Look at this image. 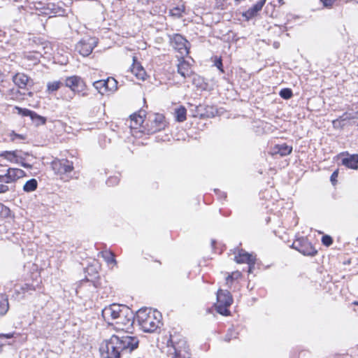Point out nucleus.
<instances>
[{"mask_svg": "<svg viewBox=\"0 0 358 358\" xmlns=\"http://www.w3.org/2000/svg\"><path fill=\"white\" fill-rule=\"evenodd\" d=\"M21 165H22V166H23L24 168H28V169H31L32 167L31 165L24 163V162H21Z\"/></svg>", "mask_w": 358, "mask_h": 358, "instance_id": "obj_42", "label": "nucleus"}, {"mask_svg": "<svg viewBox=\"0 0 358 358\" xmlns=\"http://www.w3.org/2000/svg\"><path fill=\"white\" fill-rule=\"evenodd\" d=\"M336 0H320L324 6L329 8L331 7Z\"/></svg>", "mask_w": 358, "mask_h": 358, "instance_id": "obj_37", "label": "nucleus"}, {"mask_svg": "<svg viewBox=\"0 0 358 358\" xmlns=\"http://www.w3.org/2000/svg\"><path fill=\"white\" fill-rule=\"evenodd\" d=\"M125 306L113 303L102 310V317L108 324H113Z\"/></svg>", "mask_w": 358, "mask_h": 358, "instance_id": "obj_6", "label": "nucleus"}, {"mask_svg": "<svg viewBox=\"0 0 358 358\" xmlns=\"http://www.w3.org/2000/svg\"><path fill=\"white\" fill-rule=\"evenodd\" d=\"M189 64L185 60H182L178 64V72L183 78H186L189 76Z\"/></svg>", "mask_w": 358, "mask_h": 358, "instance_id": "obj_24", "label": "nucleus"}, {"mask_svg": "<svg viewBox=\"0 0 358 358\" xmlns=\"http://www.w3.org/2000/svg\"><path fill=\"white\" fill-rule=\"evenodd\" d=\"M279 94L280 96L285 99H289L293 95L292 91L289 88H284L281 90Z\"/></svg>", "mask_w": 358, "mask_h": 358, "instance_id": "obj_32", "label": "nucleus"}, {"mask_svg": "<svg viewBox=\"0 0 358 358\" xmlns=\"http://www.w3.org/2000/svg\"><path fill=\"white\" fill-rule=\"evenodd\" d=\"M255 257L252 254L245 252L244 250H239L238 255L235 256V260L237 263H247L248 264H255Z\"/></svg>", "mask_w": 358, "mask_h": 358, "instance_id": "obj_16", "label": "nucleus"}, {"mask_svg": "<svg viewBox=\"0 0 358 358\" xmlns=\"http://www.w3.org/2000/svg\"><path fill=\"white\" fill-rule=\"evenodd\" d=\"M161 313L150 308H143L136 312V319L144 332L152 333L159 327Z\"/></svg>", "mask_w": 358, "mask_h": 358, "instance_id": "obj_2", "label": "nucleus"}, {"mask_svg": "<svg viewBox=\"0 0 358 358\" xmlns=\"http://www.w3.org/2000/svg\"><path fill=\"white\" fill-rule=\"evenodd\" d=\"M133 64L131 69L132 73L139 80H145L146 73L143 66L137 62L135 57H133Z\"/></svg>", "mask_w": 358, "mask_h": 358, "instance_id": "obj_18", "label": "nucleus"}, {"mask_svg": "<svg viewBox=\"0 0 358 358\" xmlns=\"http://www.w3.org/2000/svg\"><path fill=\"white\" fill-rule=\"evenodd\" d=\"M52 167L55 173L65 174L73 171V162L66 159H55L52 162Z\"/></svg>", "mask_w": 358, "mask_h": 358, "instance_id": "obj_11", "label": "nucleus"}, {"mask_svg": "<svg viewBox=\"0 0 358 358\" xmlns=\"http://www.w3.org/2000/svg\"><path fill=\"white\" fill-rule=\"evenodd\" d=\"M145 117V111L139 110L138 113H134L130 116L131 118V127L137 128L138 126H141L144 122Z\"/></svg>", "mask_w": 358, "mask_h": 358, "instance_id": "obj_20", "label": "nucleus"}, {"mask_svg": "<svg viewBox=\"0 0 358 358\" xmlns=\"http://www.w3.org/2000/svg\"><path fill=\"white\" fill-rule=\"evenodd\" d=\"M248 272L251 273L252 269L255 267V264H248Z\"/></svg>", "mask_w": 358, "mask_h": 358, "instance_id": "obj_43", "label": "nucleus"}, {"mask_svg": "<svg viewBox=\"0 0 358 358\" xmlns=\"http://www.w3.org/2000/svg\"><path fill=\"white\" fill-rule=\"evenodd\" d=\"M168 342L173 349V358H190L189 346L182 336L177 334H171Z\"/></svg>", "mask_w": 358, "mask_h": 358, "instance_id": "obj_4", "label": "nucleus"}, {"mask_svg": "<svg viewBox=\"0 0 358 358\" xmlns=\"http://www.w3.org/2000/svg\"><path fill=\"white\" fill-rule=\"evenodd\" d=\"M13 81L19 88L24 89L29 82V78L23 73H17L13 76Z\"/></svg>", "mask_w": 358, "mask_h": 358, "instance_id": "obj_17", "label": "nucleus"}, {"mask_svg": "<svg viewBox=\"0 0 358 358\" xmlns=\"http://www.w3.org/2000/svg\"><path fill=\"white\" fill-rule=\"evenodd\" d=\"M101 257L106 262L107 264H116L117 261L115 259V255L113 252L105 250L100 252Z\"/></svg>", "mask_w": 358, "mask_h": 358, "instance_id": "obj_26", "label": "nucleus"}, {"mask_svg": "<svg viewBox=\"0 0 358 358\" xmlns=\"http://www.w3.org/2000/svg\"><path fill=\"white\" fill-rule=\"evenodd\" d=\"M10 190L8 184L4 183V182H0V194L6 193Z\"/></svg>", "mask_w": 358, "mask_h": 358, "instance_id": "obj_36", "label": "nucleus"}, {"mask_svg": "<svg viewBox=\"0 0 358 358\" xmlns=\"http://www.w3.org/2000/svg\"><path fill=\"white\" fill-rule=\"evenodd\" d=\"M117 182H118V180H117V178L116 177H111V178H110L107 180L106 183H107L108 185H113V184H115V183H117Z\"/></svg>", "mask_w": 358, "mask_h": 358, "instance_id": "obj_38", "label": "nucleus"}, {"mask_svg": "<svg viewBox=\"0 0 358 358\" xmlns=\"http://www.w3.org/2000/svg\"><path fill=\"white\" fill-rule=\"evenodd\" d=\"M38 186V182L36 179L31 178L27 180L23 186V190L26 192H31L34 191Z\"/></svg>", "mask_w": 358, "mask_h": 358, "instance_id": "obj_28", "label": "nucleus"}, {"mask_svg": "<svg viewBox=\"0 0 358 358\" xmlns=\"http://www.w3.org/2000/svg\"><path fill=\"white\" fill-rule=\"evenodd\" d=\"M120 316L115 321V329L117 331H122L127 334L132 333L136 316L133 311L127 306L122 308Z\"/></svg>", "mask_w": 358, "mask_h": 358, "instance_id": "obj_3", "label": "nucleus"}, {"mask_svg": "<svg viewBox=\"0 0 358 358\" xmlns=\"http://www.w3.org/2000/svg\"><path fill=\"white\" fill-rule=\"evenodd\" d=\"M14 135H15L16 137H17V138H20L24 139V137H23L22 136H21V135L15 134Z\"/></svg>", "mask_w": 358, "mask_h": 358, "instance_id": "obj_46", "label": "nucleus"}, {"mask_svg": "<svg viewBox=\"0 0 358 358\" xmlns=\"http://www.w3.org/2000/svg\"><path fill=\"white\" fill-rule=\"evenodd\" d=\"M354 304H355V305H358V301H355V302H354Z\"/></svg>", "mask_w": 358, "mask_h": 358, "instance_id": "obj_49", "label": "nucleus"}, {"mask_svg": "<svg viewBox=\"0 0 358 358\" xmlns=\"http://www.w3.org/2000/svg\"><path fill=\"white\" fill-rule=\"evenodd\" d=\"M15 110H17L18 114L22 115V116H29L32 120L36 122L37 124H44L46 122V119L45 117L38 115L35 112L29 109L15 106Z\"/></svg>", "mask_w": 358, "mask_h": 358, "instance_id": "obj_14", "label": "nucleus"}, {"mask_svg": "<svg viewBox=\"0 0 358 358\" xmlns=\"http://www.w3.org/2000/svg\"><path fill=\"white\" fill-rule=\"evenodd\" d=\"M10 210L8 208L5 206L3 204L0 203V215L2 216H6L8 215Z\"/></svg>", "mask_w": 358, "mask_h": 358, "instance_id": "obj_35", "label": "nucleus"}, {"mask_svg": "<svg viewBox=\"0 0 358 358\" xmlns=\"http://www.w3.org/2000/svg\"><path fill=\"white\" fill-rule=\"evenodd\" d=\"M18 151H3L0 152V156L4 157L6 159L10 162L18 163V158L22 159V157L17 154Z\"/></svg>", "mask_w": 358, "mask_h": 358, "instance_id": "obj_21", "label": "nucleus"}, {"mask_svg": "<svg viewBox=\"0 0 358 358\" xmlns=\"http://www.w3.org/2000/svg\"><path fill=\"white\" fill-rule=\"evenodd\" d=\"M65 86L70 88L75 93H81L82 96H85L84 91L86 89V85L84 80L78 76H72L65 79Z\"/></svg>", "mask_w": 358, "mask_h": 358, "instance_id": "obj_7", "label": "nucleus"}, {"mask_svg": "<svg viewBox=\"0 0 358 358\" xmlns=\"http://www.w3.org/2000/svg\"><path fill=\"white\" fill-rule=\"evenodd\" d=\"M278 3H280V4H284V1L283 0H278Z\"/></svg>", "mask_w": 358, "mask_h": 358, "instance_id": "obj_47", "label": "nucleus"}, {"mask_svg": "<svg viewBox=\"0 0 358 358\" xmlns=\"http://www.w3.org/2000/svg\"><path fill=\"white\" fill-rule=\"evenodd\" d=\"M237 333L235 332L233 329H229V332L224 337V340L227 342H229L232 338H236Z\"/></svg>", "mask_w": 358, "mask_h": 358, "instance_id": "obj_34", "label": "nucleus"}, {"mask_svg": "<svg viewBox=\"0 0 358 358\" xmlns=\"http://www.w3.org/2000/svg\"><path fill=\"white\" fill-rule=\"evenodd\" d=\"M25 172L20 169L9 168L4 175H0V182L10 184L25 176Z\"/></svg>", "mask_w": 358, "mask_h": 358, "instance_id": "obj_9", "label": "nucleus"}, {"mask_svg": "<svg viewBox=\"0 0 358 358\" xmlns=\"http://www.w3.org/2000/svg\"><path fill=\"white\" fill-rule=\"evenodd\" d=\"M292 248L304 255L314 256L317 251L306 240H298L292 244Z\"/></svg>", "mask_w": 358, "mask_h": 358, "instance_id": "obj_10", "label": "nucleus"}, {"mask_svg": "<svg viewBox=\"0 0 358 358\" xmlns=\"http://www.w3.org/2000/svg\"><path fill=\"white\" fill-rule=\"evenodd\" d=\"M357 125H358V124H357Z\"/></svg>", "mask_w": 358, "mask_h": 358, "instance_id": "obj_50", "label": "nucleus"}, {"mask_svg": "<svg viewBox=\"0 0 358 358\" xmlns=\"http://www.w3.org/2000/svg\"><path fill=\"white\" fill-rule=\"evenodd\" d=\"M93 86L101 94H104L108 92L107 79L95 81L93 83Z\"/></svg>", "mask_w": 358, "mask_h": 358, "instance_id": "obj_25", "label": "nucleus"}, {"mask_svg": "<svg viewBox=\"0 0 358 358\" xmlns=\"http://www.w3.org/2000/svg\"><path fill=\"white\" fill-rule=\"evenodd\" d=\"M229 280H233V276L231 275H229L227 278H226V280L228 282Z\"/></svg>", "mask_w": 358, "mask_h": 358, "instance_id": "obj_45", "label": "nucleus"}, {"mask_svg": "<svg viewBox=\"0 0 358 358\" xmlns=\"http://www.w3.org/2000/svg\"><path fill=\"white\" fill-rule=\"evenodd\" d=\"M63 85L62 82L61 81H53L49 82L47 83V92L48 93H52L58 90Z\"/></svg>", "mask_w": 358, "mask_h": 358, "instance_id": "obj_30", "label": "nucleus"}, {"mask_svg": "<svg viewBox=\"0 0 358 358\" xmlns=\"http://www.w3.org/2000/svg\"><path fill=\"white\" fill-rule=\"evenodd\" d=\"M9 309L8 296L3 294H0V316L6 314Z\"/></svg>", "mask_w": 358, "mask_h": 358, "instance_id": "obj_22", "label": "nucleus"}, {"mask_svg": "<svg viewBox=\"0 0 358 358\" xmlns=\"http://www.w3.org/2000/svg\"><path fill=\"white\" fill-rule=\"evenodd\" d=\"M173 46L182 54H188L187 41L180 34H176L172 41Z\"/></svg>", "mask_w": 358, "mask_h": 358, "instance_id": "obj_15", "label": "nucleus"}, {"mask_svg": "<svg viewBox=\"0 0 358 358\" xmlns=\"http://www.w3.org/2000/svg\"><path fill=\"white\" fill-rule=\"evenodd\" d=\"M232 302V296L228 290L219 289L217 291V303L215 304L217 313L222 315H228L229 314L228 307L231 306Z\"/></svg>", "mask_w": 358, "mask_h": 358, "instance_id": "obj_5", "label": "nucleus"}, {"mask_svg": "<svg viewBox=\"0 0 358 358\" xmlns=\"http://www.w3.org/2000/svg\"><path fill=\"white\" fill-rule=\"evenodd\" d=\"M117 82L113 78H108L107 79V85H108V92H115L117 87Z\"/></svg>", "mask_w": 358, "mask_h": 358, "instance_id": "obj_31", "label": "nucleus"}, {"mask_svg": "<svg viewBox=\"0 0 358 358\" xmlns=\"http://www.w3.org/2000/svg\"><path fill=\"white\" fill-rule=\"evenodd\" d=\"M185 12V6L181 5L178 6H176L169 10V14L175 17H180L182 15V13Z\"/></svg>", "mask_w": 358, "mask_h": 358, "instance_id": "obj_29", "label": "nucleus"}, {"mask_svg": "<svg viewBox=\"0 0 358 358\" xmlns=\"http://www.w3.org/2000/svg\"><path fill=\"white\" fill-rule=\"evenodd\" d=\"M342 157L341 163L345 166L352 169H358V155L353 154L350 155L348 152L341 153Z\"/></svg>", "mask_w": 358, "mask_h": 358, "instance_id": "obj_13", "label": "nucleus"}, {"mask_svg": "<svg viewBox=\"0 0 358 358\" xmlns=\"http://www.w3.org/2000/svg\"><path fill=\"white\" fill-rule=\"evenodd\" d=\"M187 110L184 106H180L175 110L176 119L178 122H182L186 120Z\"/></svg>", "mask_w": 358, "mask_h": 358, "instance_id": "obj_27", "label": "nucleus"}, {"mask_svg": "<svg viewBox=\"0 0 358 358\" xmlns=\"http://www.w3.org/2000/svg\"><path fill=\"white\" fill-rule=\"evenodd\" d=\"M96 44L97 41L94 38H83L77 43L76 50L83 57H87L92 53Z\"/></svg>", "mask_w": 358, "mask_h": 358, "instance_id": "obj_8", "label": "nucleus"}, {"mask_svg": "<svg viewBox=\"0 0 358 358\" xmlns=\"http://www.w3.org/2000/svg\"><path fill=\"white\" fill-rule=\"evenodd\" d=\"M275 153L280 154V156H286L289 155L292 151V147L289 146L285 143L281 145H277L275 147Z\"/></svg>", "mask_w": 358, "mask_h": 358, "instance_id": "obj_23", "label": "nucleus"}, {"mask_svg": "<svg viewBox=\"0 0 358 358\" xmlns=\"http://www.w3.org/2000/svg\"><path fill=\"white\" fill-rule=\"evenodd\" d=\"M137 337L127 334L125 336L113 335L106 341L100 348L102 358H120L122 354L130 353L138 346Z\"/></svg>", "mask_w": 358, "mask_h": 358, "instance_id": "obj_1", "label": "nucleus"}, {"mask_svg": "<svg viewBox=\"0 0 358 358\" xmlns=\"http://www.w3.org/2000/svg\"><path fill=\"white\" fill-rule=\"evenodd\" d=\"M266 3V0H261L257 2L254 6L250 8L244 13V16L248 19H251L256 16L257 13L262 9Z\"/></svg>", "mask_w": 358, "mask_h": 358, "instance_id": "obj_19", "label": "nucleus"}, {"mask_svg": "<svg viewBox=\"0 0 358 358\" xmlns=\"http://www.w3.org/2000/svg\"><path fill=\"white\" fill-rule=\"evenodd\" d=\"M164 119V117L162 115H155L154 119L150 122V125L148 124L147 133L148 134H154L164 129L165 127Z\"/></svg>", "mask_w": 358, "mask_h": 358, "instance_id": "obj_12", "label": "nucleus"}, {"mask_svg": "<svg viewBox=\"0 0 358 358\" xmlns=\"http://www.w3.org/2000/svg\"><path fill=\"white\" fill-rule=\"evenodd\" d=\"M2 336L6 337L7 338H10L13 336V334H3Z\"/></svg>", "mask_w": 358, "mask_h": 358, "instance_id": "obj_44", "label": "nucleus"}, {"mask_svg": "<svg viewBox=\"0 0 358 358\" xmlns=\"http://www.w3.org/2000/svg\"><path fill=\"white\" fill-rule=\"evenodd\" d=\"M322 243L326 246H329L333 243L332 238L330 236L324 235L322 238Z\"/></svg>", "mask_w": 358, "mask_h": 358, "instance_id": "obj_33", "label": "nucleus"}, {"mask_svg": "<svg viewBox=\"0 0 358 358\" xmlns=\"http://www.w3.org/2000/svg\"><path fill=\"white\" fill-rule=\"evenodd\" d=\"M337 122H338V120H335V121H334V122H333L334 124H336Z\"/></svg>", "mask_w": 358, "mask_h": 358, "instance_id": "obj_48", "label": "nucleus"}, {"mask_svg": "<svg viewBox=\"0 0 358 358\" xmlns=\"http://www.w3.org/2000/svg\"><path fill=\"white\" fill-rule=\"evenodd\" d=\"M338 171H335L334 172H333V173L331 176V180L332 182L336 180V178L338 177Z\"/></svg>", "mask_w": 358, "mask_h": 358, "instance_id": "obj_41", "label": "nucleus"}, {"mask_svg": "<svg viewBox=\"0 0 358 358\" xmlns=\"http://www.w3.org/2000/svg\"><path fill=\"white\" fill-rule=\"evenodd\" d=\"M353 117L350 116V115L348 113L343 114L342 116L340 117V119L341 121H345L347 120L352 119Z\"/></svg>", "mask_w": 358, "mask_h": 358, "instance_id": "obj_40", "label": "nucleus"}, {"mask_svg": "<svg viewBox=\"0 0 358 358\" xmlns=\"http://www.w3.org/2000/svg\"><path fill=\"white\" fill-rule=\"evenodd\" d=\"M215 65L221 71H223V69H222V59H219L215 61Z\"/></svg>", "mask_w": 358, "mask_h": 358, "instance_id": "obj_39", "label": "nucleus"}]
</instances>
